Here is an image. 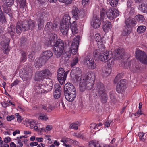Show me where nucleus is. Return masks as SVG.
<instances>
[{"mask_svg": "<svg viewBox=\"0 0 147 147\" xmlns=\"http://www.w3.org/2000/svg\"><path fill=\"white\" fill-rule=\"evenodd\" d=\"M107 64L108 66L112 65L113 63V59L111 58V55L108 59H107Z\"/></svg>", "mask_w": 147, "mask_h": 147, "instance_id": "nucleus-48", "label": "nucleus"}, {"mask_svg": "<svg viewBox=\"0 0 147 147\" xmlns=\"http://www.w3.org/2000/svg\"><path fill=\"white\" fill-rule=\"evenodd\" d=\"M68 71H65L62 68H59L57 71V77L60 84L62 85L65 83Z\"/></svg>", "mask_w": 147, "mask_h": 147, "instance_id": "nucleus-8", "label": "nucleus"}, {"mask_svg": "<svg viewBox=\"0 0 147 147\" xmlns=\"http://www.w3.org/2000/svg\"><path fill=\"white\" fill-rule=\"evenodd\" d=\"M49 13L48 10H46L41 12L39 17L44 19L45 20H47L49 16Z\"/></svg>", "mask_w": 147, "mask_h": 147, "instance_id": "nucleus-27", "label": "nucleus"}, {"mask_svg": "<svg viewBox=\"0 0 147 147\" xmlns=\"http://www.w3.org/2000/svg\"><path fill=\"white\" fill-rule=\"evenodd\" d=\"M66 99L69 102H72L76 96V94L70 93H64Z\"/></svg>", "mask_w": 147, "mask_h": 147, "instance_id": "nucleus-21", "label": "nucleus"}, {"mask_svg": "<svg viewBox=\"0 0 147 147\" xmlns=\"http://www.w3.org/2000/svg\"><path fill=\"white\" fill-rule=\"evenodd\" d=\"M34 26V23L32 20H30L28 22L19 21L17 22L16 26V33L19 35L24 30H32Z\"/></svg>", "mask_w": 147, "mask_h": 147, "instance_id": "nucleus-2", "label": "nucleus"}, {"mask_svg": "<svg viewBox=\"0 0 147 147\" xmlns=\"http://www.w3.org/2000/svg\"><path fill=\"white\" fill-rule=\"evenodd\" d=\"M91 24L93 28L95 29L98 28L101 24V22L99 18L97 17L94 18Z\"/></svg>", "mask_w": 147, "mask_h": 147, "instance_id": "nucleus-19", "label": "nucleus"}, {"mask_svg": "<svg viewBox=\"0 0 147 147\" xmlns=\"http://www.w3.org/2000/svg\"><path fill=\"white\" fill-rule=\"evenodd\" d=\"M20 42L22 46L26 45L27 44L26 38H22L20 40Z\"/></svg>", "mask_w": 147, "mask_h": 147, "instance_id": "nucleus-52", "label": "nucleus"}, {"mask_svg": "<svg viewBox=\"0 0 147 147\" xmlns=\"http://www.w3.org/2000/svg\"><path fill=\"white\" fill-rule=\"evenodd\" d=\"M102 75L104 76H108L111 71V69L108 66L107 67H104L102 69Z\"/></svg>", "mask_w": 147, "mask_h": 147, "instance_id": "nucleus-32", "label": "nucleus"}, {"mask_svg": "<svg viewBox=\"0 0 147 147\" xmlns=\"http://www.w3.org/2000/svg\"><path fill=\"white\" fill-rule=\"evenodd\" d=\"M51 74L48 69H46L44 70L37 72L35 77V80L39 81L43 79L44 78L47 79L51 76Z\"/></svg>", "mask_w": 147, "mask_h": 147, "instance_id": "nucleus-7", "label": "nucleus"}, {"mask_svg": "<svg viewBox=\"0 0 147 147\" xmlns=\"http://www.w3.org/2000/svg\"><path fill=\"white\" fill-rule=\"evenodd\" d=\"M71 140L67 138H63L62 140L60 141L61 142H62L63 144L69 141H71Z\"/></svg>", "mask_w": 147, "mask_h": 147, "instance_id": "nucleus-56", "label": "nucleus"}, {"mask_svg": "<svg viewBox=\"0 0 147 147\" xmlns=\"http://www.w3.org/2000/svg\"><path fill=\"white\" fill-rule=\"evenodd\" d=\"M111 28V24L110 22L106 21L103 27V30L106 32H108L110 30Z\"/></svg>", "mask_w": 147, "mask_h": 147, "instance_id": "nucleus-29", "label": "nucleus"}, {"mask_svg": "<svg viewBox=\"0 0 147 147\" xmlns=\"http://www.w3.org/2000/svg\"><path fill=\"white\" fill-rule=\"evenodd\" d=\"M55 91H57L61 92V87L60 85L59 84H56L55 85Z\"/></svg>", "mask_w": 147, "mask_h": 147, "instance_id": "nucleus-55", "label": "nucleus"}, {"mask_svg": "<svg viewBox=\"0 0 147 147\" xmlns=\"http://www.w3.org/2000/svg\"><path fill=\"white\" fill-rule=\"evenodd\" d=\"M64 93H71L76 94L75 88L73 85L70 83L66 84L64 86Z\"/></svg>", "mask_w": 147, "mask_h": 147, "instance_id": "nucleus-11", "label": "nucleus"}, {"mask_svg": "<svg viewBox=\"0 0 147 147\" xmlns=\"http://www.w3.org/2000/svg\"><path fill=\"white\" fill-rule=\"evenodd\" d=\"M136 58L142 63L147 65V55L144 51L136 49L135 51Z\"/></svg>", "mask_w": 147, "mask_h": 147, "instance_id": "nucleus-6", "label": "nucleus"}, {"mask_svg": "<svg viewBox=\"0 0 147 147\" xmlns=\"http://www.w3.org/2000/svg\"><path fill=\"white\" fill-rule=\"evenodd\" d=\"M9 41V39L7 38L6 42H5V41H3L1 42L0 43L1 46H2V48H1L5 49L4 52L5 53L7 54L8 53V52L10 51L9 49L8 48Z\"/></svg>", "mask_w": 147, "mask_h": 147, "instance_id": "nucleus-20", "label": "nucleus"}, {"mask_svg": "<svg viewBox=\"0 0 147 147\" xmlns=\"http://www.w3.org/2000/svg\"><path fill=\"white\" fill-rule=\"evenodd\" d=\"M21 57L20 61L21 62H24L26 59V52L25 51L22 50L21 52Z\"/></svg>", "mask_w": 147, "mask_h": 147, "instance_id": "nucleus-43", "label": "nucleus"}, {"mask_svg": "<svg viewBox=\"0 0 147 147\" xmlns=\"http://www.w3.org/2000/svg\"><path fill=\"white\" fill-rule=\"evenodd\" d=\"M131 32V29L127 26H124V29L122 32V34L124 36H126L129 34Z\"/></svg>", "mask_w": 147, "mask_h": 147, "instance_id": "nucleus-37", "label": "nucleus"}, {"mask_svg": "<svg viewBox=\"0 0 147 147\" xmlns=\"http://www.w3.org/2000/svg\"><path fill=\"white\" fill-rule=\"evenodd\" d=\"M32 69L31 67H26L22 70L21 72L22 79L23 81L29 80L32 77Z\"/></svg>", "mask_w": 147, "mask_h": 147, "instance_id": "nucleus-5", "label": "nucleus"}, {"mask_svg": "<svg viewBox=\"0 0 147 147\" xmlns=\"http://www.w3.org/2000/svg\"><path fill=\"white\" fill-rule=\"evenodd\" d=\"M16 28L14 26L11 24L7 29L8 32L11 37L13 36L15 34Z\"/></svg>", "mask_w": 147, "mask_h": 147, "instance_id": "nucleus-31", "label": "nucleus"}, {"mask_svg": "<svg viewBox=\"0 0 147 147\" xmlns=\"http://www.w3.org/2000/svg\"><path fill=\"white\" fill-rule=\"evenodd\" d=\"M15 116L17 118V121H18L21 122L22 119H21V116L19 115V113H16L15 114Z\"/></svg>", "mask_w": 147, "mask_h": 147, "instance_id": "nucleus-64", "label": "nucleus"}, {"mask_svg": "<svg viewBox=\"0 0 147 147\" xmlns=\"http://www.w3.org/2000/svg\"><path fill=\"white\" fill-rule=\"evenodd\" d=\"M57 26L58 24L56 23L53 24L51 22H48L45 26V31L46 32L48 35H50L52 30H56Z\"/></svg>", "mask_w": 147, "mask_h": 147, "instance_id": "nucleus-10", "label": "nucleus"}, {"mask_svg": "<svg viewBox=\"0 0 147 147\" xmlns=\"http://www.w3.org/2000/svg\"><path fill=\"white\" fill-rule=\"evenodd\" d=\"M94 62L93 59L90 56L86 57L84 59V62L88 65V63Z\"/></svg>", "mask_w": 147, "mask_h": 147, "instance_id": "nucleus-39", "label": "nucleus"}, {"mask_svg": "<svg viewBox=\"0 0 147 147\" xmlns=\"http://www.w3.org/2000/svg\"><path fill=\"white\" fill-rule=\"evenodd\" d=\"M96 142L91 141L89 142V147H95Z\"/></svg>", "mask_w": 147, "mask_h": 147, "instance_id": "nucleus-63", "label": "nucleus"}, {"mask_svg": "<svg viewBox=\"0 0 147 147\" xmlns=\"http://www.w3.org/2000/svg\"><path fill=\"white\" fill-rule=\"evenodd\" d=\"M4 12L8 14L9 16L11 18H12L13 16V14L11 13V10L9 8H8L7 7L3 9Z\"/></svg>", "mask_w": 147, "mask_h": 147, "instance_id": "nucleus-45", "label": "nucleus"}, {"mask_svg": "<svg viewBox=\"0 0 147 147\" xmlns=\"http://www.w3.org/2000/svg\"><path fill=\"white\" fill-rule=\"evenodd\" d=\"M87 65L88 68L92 69H96L97 67L96 65L95 62L88 63Z\"/></svg>", "mask_w": 147, "mask_h": 147, "instance_id": "nucleus-46", "label": "nucleus"}, {"mask_svg": "<svg viewBox=\"0 0 147 147\" xmlns=\"http://www.w3.org/2000/svg\"><path fill=\"white\" fill-rule=\"evenodd\" d=\"M54 45L55 46V47L63 49L64 43L60 39H58L55 43V42Z\"/></svg>", "mask_w": 147, "mask_h": 147, "instance_id": "nucleus-34", "label": "nucleus"}, {"mask_svg": "<svg viewBox=\"0 0 147 147\" xmlns=\"http://www.w3.org/2000/svg\"><path fill=\"white\" fill-rule=\"evenodd\" d=\"M135 18L136 20L140 22H143L145 20L144 16L143 15L140 14L136 16Z\"/></svg>", "mask_w": 147, "mask_h": 147, "instance_id": "nucleus-40", "label": "nucleus"}, {"mask_svg": "<svg viewBox=\"0 0 147 147\" xmlns=\"http://www.w3.org/2000/svg\"><path fill=\"white\" fill-rule=\"evenodd\" d=\"M54 54L57 58L60 57L62 54L63 49L54 47Z\"/></svg>", "mask_w": 147, "mask_h": 147, "instance_id": "nucleus-26", "label": "nucleus"}, {"mask_svg": "<svg viewBox=\"0 0 147 147\" xmlns=\"http://www.w3.org/2000/svg\"><path fill=\"white\" fill-rule=\"evenodd\" d=\"M61 2L64 3L66 4H71L72 2V0H59Z\"/></svg>", "mask_w": 147, "mask_h": 147, "instance_id": "nucleus-57", "label": "nucleus"}, {"mask_svg": "<svg viewBox=\"0 0 147 147\" xmlns=\"http://www.w3.org/2000/svg\"><path fill=\"white\" fill-rule=\"evenodd\" d=\"M105 13L108 18L111 20L114 19L119 15L118 11L115 8H109L105 9L102 8L100 12V16L102 19H104Z\"/></svg>", "mask_w": 147, "mask_h": 147, "instance_id": "nucleus-4", "label": "nucleus"}, {"mask_svg": "<svg viewBox=\"0 0 147 147\" xmlns=\"http://www.w3.org/2000/svg\"><path fill=\"white\" fill-rule=\"evenodd\" d=\"M109 52H104V53L103 52L101 57H100L99 60L104 62H107V59H108L111 56V55L109 54Z\"/></svg>", "mask_w": 147, "mask_h": 147, "instance_id": "nucleus-24", "label": "nucleus"}, {"mask_svg": "<svg viewBox=\"0 0 147 147\" xmlns=\"http://www.w3.org/2000/svg\"><path fill=\"white\" fill-rule=\"evenodd\" d=\"M90 0H82V5L85 6L88 5L89 3Z\"/></svg>", "mask_w": 147, "mask_h": 147, "instance_id": "nucleus-61", "label": "nucleus"}, {"mask_svg": "<svg viewBox=\"0 0 147 147\" xmlns=\"http://www.w3.org/2000/svg\"><path fill=\"white\" fill-rule=\"evenodd\" d=\"M42 58L40 57L38 59H37L35 60V66L39 68L41 66L44 65L46 62L43 59H41Z\"/></svg>", "mask_w": 147, "mask_h": 147, "instance_id": "nucleus-23", "label": "nucleus"}, {"mask_svg": "<svg viewBox=\"0 0 147 147\" xmlns=\"http://www.w3.org/2000/svg\"><path fill=\"white\" fill-rule=\"evenodd\" d=\"M15 118V117L14 115H12L10 116L8 115L7 117V119L8 121H10L14 119Z\"/></svg>", "mask_w": 147, "mask_h": 147, "instance_id": "nucleus-59", "label": "nucleus"}, {"mask_svg": "<svg viewBox=\"0 0 147 147\" xmlns=\"http://www.w3.org/2000/svg\"><path fill=\"white\" fill-rule=\"evenodd\" d=\"M69 128L71 129H75L77 130L78 129V126L76 124H72L70 126Z\"/></svg>", "mask_w": 147, "mask_h": 147, "instance_id": "nucleus-62", "label": "nucleus"}, {"mask_svg": "<svg viewBox=\"0 0 147 147\" xmlns=\"http://www.w3.org/2000/svg\"><path fill=\"white\" fill-rule=\"evenodd\" d=\"M79 11L77 8L76 7H74L72 10V14L73 17L76 19L77 20L78 19L79 16Z\"/></svg>", "mask_w": 147, "mask_h": 147, "instance_id": "nucleus-33", "label": "nucleus"}, {"mask_svg": "<svg viewBox=\"0 0 147 147\" xmlns=\"http://www.w3.org/2000/svg\"><path fill=\"white\" fill-rule=\"evenodd\" d=\"M45 21L44 19L42 18L39 17V18L37 20V24L38 27L39 29L40 28L43 26V24L44 21Z\"/></svg>", "mask_w": 147, "mask_h": 147, "instance_id": "nucleus-41", "label": "nucleus"}, {"mask_svg": "<svg viewBox=\"0 0 147 147\" xmlns=\"http://www.w3.org/2000/svg\"><path fill=\"white\" fill-rule=\"evenodd\" d=\"M98 49L95 50L93 52V54L94 56L95 59H99L103 52L105 51V49L103 51H101V49L98 48Z\"/></svg>", "mask_w": 147, "mask_h": 147, "instance_id": "nucleus-22", "label": "nucleus"}, {"mask_svg": "<svg viewBox=\"0 0 147 147\" xmlns=\"http://www.w3.org/2000/svg\"><path fill=\"white\" fill-rule=\"evenodd\" d=\"M44 86L37 84L34 87L35 92L39 94H42L45 92V90L42 88Z\"/></svg>", "mask_w": 147, "mask_h": 147, "instance_id": "nucleus-30", "label": "nucleus"}, {"mask_svg": "<svg viewBox=\"0 0 147 147\" xmlns=\"http://www.w3.org/2000/svg\"><path fill=\"white\" fill-rule=\"evenodd\" d=\"M39 119L42 120L46 121L48 119V118L45 115H41L39 116Z\"/></svg>", "mask_w": 147, "mask_h": 147, "instance_id": "nucleus-58", "label": "nucleus"}, {"mask_svg": "<svg viewBox=\"0 0 147 147\" xmlns=\"http://www.w3.org/2000/svg\"><path fill=\"white\" fill-rule=\"evenodd\" d=\"M126 81L125 80H122L118 83L116 88V91L118 93H120L123 91L125 87Z\"/></svg>", "mask_w": 147, "mask_h": 147, "instance_id": "nucleus-13", "label": "nucleus"}, {"mask_svg": "<svg viewBox=\"0 0 147 147\" xmlns=\"http://www.w3.org/2000/svg\"><path fill=\"white\" fill-rule=\"evenodd\" d=\"M49 40L48 42L47 45L49 47L53 46L55 44V39L57 38V36L53 33H51L50 35H49Z\"/></svg>", "mask_w": 147, "mask_h": 147, "instance_id": "nucleus-14", "label": "nucleus"}, {"mask_svg": "<svg viewBox=\"0 0 147 147\" xmlns=\"http://www.w3.org/2000/svg\"><path fill=\"white\" fill-rule=\"evenodd\" d=\"M129 67L130 70L134 73H137L138 71L139 67L138 65H136V63L132 64V66L131 65V62L129 63Z\"/></svg>", "mask_w": 147, "mask_h": 147, "instance_id": "nucleus-28", "label": "nucleus"}, {"mask_svg": "<svg viewBox=\"0 0 147 147\" xmlns=\"http://www.w3.org/2000/svg\"><path fill=\"white\" fill-rule=\"evenodd\" d=\"M78 62V56H76L72 61L71 65L73 67Z\"/></svg>", "mask_w": 147, "mask_h": 147, "instance_id": "nucleus-47", "label": "nucleus"}, {"mask_svg": "<svg viewBox=\"0 0 147 147\" xmlns=\"http://www.w3.org/2000/svg\"><path fill=\"white\" fill-rule=\"evenodd\" d=\"M146 30V27L144 26L141 25L138 26L137 28V32L139 34L144 33Z\"/></svg>", "mask_w": 147, "mask_h": 147, "instance_id": "nucleus-38", "label": "nucleus"}, {"mask_svg": "<svg viewBox=\"0 0 147 147\" xmlns=\"http://www.w3.org/2000/svg\"><path fill=\"white\" fill-rule=\"evenodd\" d=\"M61 94V92L55 91L53 94L54 97L56 99H58L60 97Z\"/></svg>", "mask_w": 147, "mask_h": 147, "instance_id": "nucleus-49", "label": "nucleus"}, {"mask_svg": "<svg viewBox=\"0 0 147 147\" xmlns=\"http://www.w3.org/2000/svg\"><path fill=\"white\" fill-rule=\"evenodd\" d=\"M94 39L97 42L98 47L101 49V51H103L105 50L104 45L101 38L100 36L98 34H96L95 36Z\"/></svg>", "mask_w": 147, "mask_h": 147, "instance_id": "nucleus-12", "label": "nucleus"}, {"mask_svg": "<svg viewBox=\"0 0 147 147\" xmlns=\"http://www.w3.org/2000/svg\"><path fill=\"white\" fill-rule=\"evenodd\" d=\"M76 26L77 24L75 23H73L70 25V26H71V30L72 31V33L73 34L77 33L78 32Z\"/></svg>", "mask_w": 147, "mask_h": 147, "instance_id": "nucleus-44", "label": "nucleus"}, {"mask_svg": "<svg viewBox=\"0 0 147 147\" xmlns=\"http://www.w3.org/2000/svg\"><path fill=\"white\" fill-rule=\"evenodd\" d=\"M70 19V18L69 15L65 14L64 16L63 19L61 22H63V23L67 24H71Z\"/></svg>", "mask_w": 147, "mask_h": 147, "instance_id": "nucleus-36", "label": "nucleus"}, {"mask_svg": "<svg viewBox=\"0 0 147 147\" xmlns=\"http://www.w3.org/2000/svg\"><path fill=\"white\" fill-rule=\"evenodd\" d=\"M80 39V36H78L75 37L72 42L71 46V53L74 54L76 53L78 47V45Z\"/></svg>", "mask_w": 147, "mask_h": 147, "instance_id": "nucleus-9", "label": "nucleus"}, {"mask_svg": "<svg viewBox=\"0 0 147 147\" xmlns=\"http://www.w3.org/2000/svg\"><path fill=\"white\" fill-rule=\"evenodd\" d=\"M118 0H112L110 2L111 5L113 7H115L118 4Z\"/></svg>", "mask_w": 147, "mask_h": 147, "instance_id": "nucleus-51", "label": "nucleus"}, {"mask_svg": "<svg viewBox=\"0 0 147 147\" xmlns=\"http://www.w3.org/2000/svg\"><path fill=\"white\" fill-rule=\"evenodd\" d=\"M72 75H74L76 79L78 81L80 79V91L83 92L86 89L90 90L93 85L95 79V74L92 72H89L87 76L81 77L82 71L79 68L74 67L71 71Z\"/></svg>", "mask_w": 147, "mask_h": 147, "instance_id": "nucleus-1", "label": "nucleus"}, {"mask_svg": "<svg viewBox=\"0 0 147 147\" xmlns=\"http://www.w3.org/2000/svg\"><path fill=\"white\" fill-rule=\"evenodd\" d=\"M105 89L103 84L99 82L97 83L96 87L93 90V92L95 93V97L97 98L100 97L103 103L106 102L107 99Z\"/></svg>", "mask_w": 147, "mask_h": 147, "instance_id": "nucleus-3", "label": "nucleus"}, {"mask_svg": "<svg viewBox=\"0 0 147 147\" xmlns=\"http://www.w3.org/2000/svg\"><path fill=\"white\" fill-rule=\"evenodd\" d=\"M2 1L8 7H11L14 3V0H2Z\"/></svg>", "mask_w": 147, "mask_h": 147, "instance_id": "nucleus-42", "label": "nucleus"}, {"mask_svg": "<svg viewBox=\"0 0 147 147\" xmlns=\"http://www.w3.org/2000/svg\"><path fill=\"white\" fill-rule=\"evenodd\" d=\"M126 26L129 28L131 29L136 24V22L134 18H129L126 20L125 22Z\"/></svg>", "mask_w": 147, "mask_h": 147, "instance_id": "nucleus-18", "label": "nucleus"}, {"mask_svg": "<svg viewBox=\"0 0 147 147\" xmlns=\"http://www.w3.org/2000/svg\"><path fill=\"white\" fill-rule=\"evenodd\" d=\"M124 50L121 48H119L115 50L114 54L115 57L118 59H121L124 55Z\"/></svg>", "mask_w": 147, "mask_h": 147, "instance_id": "nucleus-17", "label": "nucleus"}, {"mask_svg": "<svg viewBox=\"0 0 147 147\" xmlns=\"http://www.w3.org/2000/svg\"><path fill=\"white\" fill-rule=\"evenodd\" d=\"M17 4V8L19 9V11H21L20 10V9L24 8L25 6L26 5V0H16Z\"/></svg>", "mask_w": 147, "mask_h": 147, "instance_id": "nucleus-25", "label": "nucleus"}, {"mask_svg": "<svg viewBox=\"0 0 147 147\" xmlns=\"http://www.w3.org/2000/svg\"><path fill=\"white\" fill-rule=\"evenodd\" d=\"M53 55L52 52L49 50H47L44 51L40 57L42 58L41 59H43L47 62Z\"/></svg>", "mask_w": 147, "mask_h": 147, "instance_id": "nucleus-15", "label": "nucleus"}, {"mask_svg": "<svg viewBox=\"0 0 147 147\" xmlns=\"http://www.w3.org/2000/svg\"><path fill=\"white\" fill-rule=\"evenodd\" d=\"M139 9L142 12L145 13L147 12V4L146 3H142L141 5H139Z\"/></svg>", "mask_w": 147, "mask_h": 147, "instance_id": "nucleus-35", "label": "nucleus"}, {"mask_svg": "<svg viewBox=\"0 0 147 147\" xmlns=\"http://www.w3.org/2000/svg\"><path fill=\"white\" fill-rule=\"evenodd\" d=\"M0 22H1L2 23L5 22V18L2 10L0 12Z\"/></svg>", "mask_w": 147, "mask_h": 147, "instance_id": "nucleus-54", "label": "nucleus"}, {"mask_svg": "<svg viewBox=\"0 0 147 147\" xmlns=\"http://www.w3.org/2000/svg\"><path fill=\"white\" fill-rule=\"evenodd\" d=\"M28 123L29 124L31 125H32L33 126L36 125L37 124L38 122L34 120L30 119L28 121Z\"/></svg>", "mask_w": 147, "mask_h": 147, "instance_id": "nucleus-53", "label": "nucleus"}, {"mask_svg": "<svg viewBox=\"0 0 147 147\" xmlns=\"http://www.w3.org/2000/svg\"><path fill=\"white\" fill-rule=\"evenodd\" d=\"M34 52L30 53L28 55L29 60L30 61L32 62L34 59Z\"/></svg>", "mask_w": 147, "mask_h": 147, "instance_id": "nucleus-50", "label": "nucleus"}, {"mask_svg": "<svg viewBox=\"0 0 147 147\" xmlns=\"http://www.w3.org/2000/svg\"><path fill=\"white\" fill-rule=\"evenodd\" d=\"M109 96L111 100H113L115 99V94L113 91H111L109 93Z\"/></svg>", "mask_w": 147, "mask_h": 147, "instance_id": "nucleus-60", "label": "nucleus"}, {"mask_svg": "<svg viewBox=\"0 0 147 147\" xmlns=\"http://www.w3.org/2000/svg\"><path fill=\"white\" fill-rule=\"evenodd\" d=\"M71 24H67L61 22L60 29L62 34L64 35H66L68 32L69 27L70 26Z\"/></svg>", "mask_w": 147, "mask_h": 147, "instance_id": "nucleus-16", "label": "nucleus"}]
</instances>
